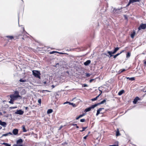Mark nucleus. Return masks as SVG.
Masks as SVG:
<instances>
[{
  "label": "nucleus",
  "instance_id": "nucleus-48",
  "mask_svg": "<svg viewBox=\"0 0 146 146\" xmlns=\"http://www.w3.org/2000/svg\"><path fill=\"white\" fill-rule=\"evenodd\" d=\"M124 50H122L120 52V53H119V54H121V53H122V52H124Z\"/></svg>",
  "mask_w": 146,
  "mask_h": 146
},
{
  "label": "nucleus",
  "instance_id": "nucleus-41",
  "mask_svg": "<svg viewBox=\"0 0 146 146\" xmlns=\"http://www.w3.org/2000/svg\"><path fill=\"white\" fill-rule=\"evenodd\" d=\"M83 86L84 87H88V86L87 84H84L83 85Z\"/></svg>",
  "mask_w": 146,
  "mask_h": 146
},
{
  "label": "nucleus",
  "instance_id": "nucleus-40",
  "mask_svg": "<svg viewBox=\"0 0 146 146\" xmlns=\"http://www.w3.org/2000/svg\"><path fill=\"white\" fill-rule=\"evenodd\" d=\"M45 91H46V92H50V91L48 90H43L42 91V92L43 93H44V92H45Z\"/></svg>",
  "mask_w": 146,
  "mask_h": 146
},
{
  "label": "nucleus",
  "instance_id": "nucleus-15",
  "mask_svg": "<svg viewBox=\"0 0 146 146\" xmlns=\"http://www.w3.org/2000/svg\"><path fill=\"white\" fill-rule=\"evenodd\" d=\"M124 91L123 90H121L119 92L118 95L119 96L121 95L124 92Z\"/></svg>",
  "mask_w": 146,
  "mask_h": 146
},
{
  "label": "nucleus",
  "instance_id": "nucleus-46",
  "mask_svg": "<svg viewBox=\"0 0 146 146\" xmlns=\"http://www.w3.org/2000/svg\"><path fill=\"white\" fill-rule=\"evenodd\" d=\"M7 134H8V135H12V133L11 132H9L8 133H7Z\"/></svg>",
  "mask_w": 146,
  "mask_h": 146
},
{
  "label": "nucleus",
  "instance_id": "nucleus-60",
  "mask_svg": "<svg viewBox=\"0 0 146 146\" xmlns=\"http://www.w3.org/2000/svg\"><path fill=\"white\" fill-rule=\"evenodd\" d=\"M72 125H74V126H75V125H77V124H73Z\"/></svg>",
  "mask_w": 146,
  "mask_h": 146
},
{
  "label": "nucleus",
  "instance_id": "nucleus-58",
  "mask_svg": "<svg viewBox=\"0 0 146 146\" xmlns=\"http://www.w3.org/2000/svg\"><path fill=\"white\" fill-rule=\"evenodd\" d=\"M28 109V107H25V109L26 110H27Z\"/></svg>",
  "mask_w": 146,
  "mask_h": 146
},
{
  "label": "nucleus",
  "instance_id": "nucleus-37",
  "mask_svg": "<svg viewBox=\"0 0 146 146\" xmlns=\"http://www.w3.org/2000/svg\"><path fill=\"white\" fill-rule=\"evenodd\" d=\"M100 113V111H99L98 110H97V113L96 114V115L98 116Z\"/></svg>",
  "mask_w": 146,
  "mask_h": 146
},
{
  "label": "nucleus",
  "instance_id": "nucleus-5",
  "mask_svg": "<svg viewBox=\"0 0 146 146\" xmlns=\"http://www.w3.org/2000/svg\"><path fill=\"white\" fill-rule=\"evenodd\" d=\"M15 113L17 114L21 115L23 114L24 113V112L21 110H17V111L15 112Z\"/></svg>",
  "mask_w": 146,
  "mask_h": 146
},
{
  "label": "nucleus",
  "instance_id": "nucleus-28",
  "mask_svg": "<svg viewBox=\"0 0 146 146\" xmlns=\"http://www.w3.org/2000/svg\"><path fill=\"white\" fill-rule=\"evenodd\" d=\"M108 53H104L103 54L104 55H106V56H108L110 58V55H109V54L108 55Z\"/></svg>",
  "mask_w": 146,
  "mask_h": 146
},
{
  "label": "nucleus",
  "instance_id": "nucleus-23",
  "mask_svg": "<svg viewBox=\"0 0 146 146\" xmlns=\"http://www.w3.org/2000/svg\"><path fill=\"white\" fill-rule=\"evenodd\" d=\"M13 101H14V100H13L11 98L10 101L9 102L10 104H13Z\"/></svg>",
  "mask_w": 146,
  "mask_h": 146
},
{
  "label": "nucleus",
  "instance_id": "nucleus-42",
  "mask_svg": "<svg viewBox=\"0 0 146 146\" xmlns=\"http://www.w3.org/2000/svg\"><path fill=\"white\" fill-rule=\"evenodd\" d=\"M100 95V94H99L98 96H97L96 98H95L96 100L99 97V96Z\"/></svg>",
  "mask_w": 146,
  "mask_h": 146
},
{
  "label": "nucleus",
  "instance_id": "nucleus-55",
  "mask_svg": "<svg viewBox=\"0 0 146 146\" xmlns=\"http://www.w3.org/2000/svg\"><path fill=\"white\" fill-rule=\"evenodd\" d=\"M79 118H79V116H78V117H77V118H76V120H77V119H78Z\"/></svg>",
  "mask_w": 146,
  "mask_h": 146
},
{
  "label": "nucleus",
  "instance_id": "nucleus-19",
  "mask_svg": "<svg viewBox=\"0 0 146 146\" xmlns=\"http://www.w3.org/2000/svg\"><path fill=\"white\" fill-rule=\"evenodd\" d=\"M22 127L23 128V131L24 132H26L27 131V130H26V129L25 128V126L24 125H23L22 126Z\"/></svg>",
  "mask_w": 146,
  "mask_h": 146
},
{
  "label": "nucleus",
  "instance_id": "nucleus-51",
  "mask_svg": "<svg viewBox=\"0 0 146 146\" xmlns=\"http://www.w3.org/2000/svg\"><path fill=\"white\" fill-rule=\"evenodd\" d=\"M121 70H120L119 71H118V73L120 74L122 72H121Z\"/></svg>",
  "mask_w": 146,
  "mask_h": 146
},
{
  "label": "nucleus",
  "instance_id": "nucleus-34",
  "mask_svg": "<svg viewBox=\"0 0 146 146\" xmlns=\"http://www.w3.org/2000/svg\"><path fill=\"white\" fill-rule=\"evenodd\" d=\"M38 102L40 104H41V99H40L39 100H38Z\"/></svg>",
  "mask_w": 146,
  "mask_h": 146
},
{
  "label": "nucleus",
  "instance_id": "nucleus-32",
  "mask_svg": "<svg viewBox=\"0 0 146 146\" xmlns=\"http://www.w3.org/2000/svg\"><path fill=\"white\" fill-rule=\"evenodd\" d=\"M85 121V120L84 119H81L80 120V121L82 122H84Z\"/></svg>",
  "mask_w": 146,
  "mask_h": 146
},
{
  "label": "nucleus",
  "instance_id": "nucleus-63",
  "mask_svg": "<svg viewBox=\"0 0 146 146\" xmlns=\"http://www.w3.org/2000/svg\"><path fill=\"white\" fill-rule=\"evenodd\" d=\"M100 92H101V93L100 94H102V91H101V90H100Z\"/></svg>",
  "mask_w": 146,
  "mask_h": 146
},
{
  "label": "nucleus",
  "instance_id": "nucleus-31",
  "mask_svg": "<svg viewBox=\"0 0 146 146\" xmlns=\"http://www.w3.org/2000/svg\"><path fill=\"white\" fill-rule=\"evenodd\" d=\"M86 76L87 77H89L91 75V74L90 73H86Z\"/></svg>",
  "mask_w": 146,
  "mask_h": 146
},
{
  "label": "nucleus",
  "instance_id": "nucleus-44",
  "mask_svg": "<svg viewBox=\"0 0 146 146\" xmlns=\"http://www.w3.org/2000/svg\"><path fill=\"white\" fill-rule=\"evenodd\" d=\"M121 72H123L125 71V69H121Z\"/></svg>",
  "mask_w": 146,
  "mask_h": 146
},
{
  "label": "nucleus",
  "instance_id": "nucleus-2",
  "mask_svg": "<svg viewBox=\"0 0 146 146\" xmlns=\"http://www.w3.org/2000/svg\"><path fill=\"white\" fill-rule=\"evenodd\" d=\"M119 47H115L114 51L113 52L108 51L107 52L110 55V57H111L113 56L112 54H114L116 53V52L119 49Z\"/></svg>",
  "mask_w": 146,
  "mask_h": 146
},
{
  "label": "nucleus",
  "instance_id": "nucleus-49",
  "mask_svg": "<svg viewBox=\"0 0 146 146\" xmlns=\"http://www.w3.org/2000/svg\"><path fill=\"white\" fill-rule=\"evenodd\" d=\"M88 136V135H86V136L84 137V139H86L87 137Z\"/></svg>",
  "mask_w": 146,
  "mask_h": 146
},
{
  "label": "nucleus",
  "instance_id": "nucleus-20",
  "mask_svg": "<svg viewBox=\"0 0 146 146\" xmlns=\"http://www.w3.org/2000/svg\"><path fill=\"white\" fill-rule=\"evenodd\" d=\"M135 34V32L134 31V32H133V33H132L131 34V37L132 38H133L134 37Z\"/></svg>",
  "mask_w": 146,
  "mask_h": 146
},
{
  "label": "nucleus",
  "instance_id": "nucleus-62",
  "mask_svg": "<svg viewBox=\"0 0 146 146\" xmlns=\"http://www.w3.org/2000/svg\"><path fill=\"white\" fill-rule=\"evenodd\" d=\"M43 83H44V84H46V82H44Z\"/></svg>",
  "mask_w": 146,
  "mask_h": 146
},
{
  "label": "nucleus",
  "instance_id": "nucleus-61",
  "mask_svg": "<svg viewBox=\"0 0 146 146\" xmlns=\"http://www.w3.org/2000/svg\"><path fill=\"white\" fill-rule=\"evenodd\" d=\"M76 127L77 128H79V127L76 125Z\"/></svg>",
  "mask_w": 146,
  "mask_h": 146
},
{
  "label": "nucleus",
  "instance_id": "nucleus-16",
  "mask_svg": "<svg viewBox=\"0 0 146 146\" xmlns=\"http://www.w3.org/2000/svg\"><path fill=\"white\" fill-rule=\"evenodd\" d=\"M53 111L51 109H48L47 111V113L48 114L52 113Z\"/></svg>",
  "mask_w": 146,
  "mask_h": 146
},
{
  "label": "nucleus",
  "instance_id": "nucleus-24",
  "mask_svg": "<svg viewBox=\"0 0 146 146\" xmlns=\"http://www.w3.org/2000/svg\"><path fill=\"white\" fill-rule=\"evenodd\" d=\"M19 81L21 82H25L26 81V80H23L21 79Z\"/></svg>",
  "mask_w": 146,
  "mask_h": 146
},
{
  "label": "nucleus",
  "instance_id": "nucleus-8",
  "mask_svg": "<svg viewBox=\"0 0 146 146\" xmlns=\"http://www.w3.org/2000/svg\"><path fill=\"white\" fill-rule=\"evenodd\" d=\"M0 125L4 127H5L6 126L7 124L5 122L2 121L0 120Z\"/></svg>",
  "mask_w": 146,
  "mask_h": 146
},
{
  "label": "nucleus",
  "instance_id": "nucleus-9",
  "mask_svg": "<svg viewBox=\"0 0 146 146\" xmlns=\"http://www.w3.org/2000/svg\"><path fill=\"white\" fill-rule=\"evenodd\" d=\"M106 102V100L105 99V100H103L101 102H100L99 103H97V104H95L96 105V106H98L99 105L104 104Z\"/></svg>",
  "mask_w": 146,
  "mask_h": 146
},
{
  "label": "nucleus",
  "instance_id": "nucleus-50",
  "mask_svg": "<svg viewBox=\"0 0 146 146\" xmlns=\"http://www.w3.org/2000/svg\"><path fill=\"white\" fill-rule=\"evenodd\" d=\"M69 102H64V104H68H68H69Z\"/></svg>",
  "mask_w": 146,
  "mask_h": 146
},
{
  "label": "nucleus",
  "instance_id": "nucleus-29",
  "mask_svg": "<svg viewBox=\"0 0 146 146\" xmlns=\"http://www.w3.org/2000/svg\"><path fill=\"white\" fill-rule=\"evenodd\" d=\"M8 135L7 133H6V134H3L2 135V136L1 137H3V136H7Z\"/></svg>",
  "mask_w": 146,
  "mask_h": 146
},
{
  "label": "nucleus",
  "instance_id": "nucleus-33",
  "mask_svg": "<svg viewBox=\"0 0 146 146\" xmlns=\"http://www.w3.org/2000/svg\"><path fill=\"white\" fill-rule=\"evenodd\" d=\"M102 109H104V108H101L98 109L97 110H98L99 111H102Z\"/></svg>",
  "mask_w": 146,
  "mask_h": 146
},
{
  "label": "nucleus",
  "instance_id": "nucleus-4",
  "mask_svg": "<svg viewBox=\"0 0 146 146\" xmlns=\"http://www.w3.org/2000/svg\"><path fill=\"white\" fill-rule=\"evenodd\" d=\"M146 28V24H141L138 28L139 30H141V29H145Z\"/></svg>",
  "mask_w": 146,
  "mask_h": 146
},
{
  "label": "nucleus",
  "instance_id": "nucleus-45",
  "mask_svg": "<svg viewBox=\"0 0 146 146\" xmlns=\"http://www.w3.org/2000/svg\"><path fill=\"white\" fill-rule=\"evenodd\" d=\"M94 80V79H91L90 80L89 82H90L91 83V82H92Z\"/></svg>",
  "mask_w": 146,
  "mask_h": 146
},
{
  "label": "nucleus",
  "instance_id": "nucleus-25",
  "mask_svg": "<svg viewBox=\"0 0 146 146\" xmlns=\"http://www.w3.org/2000/svg\"><path fill=\"white\" fill-rule=\"evenodd\" d=\"M87 128V127H83L82 130H80V132H82L85 130V129Z\"/></svg>",
  "mask_w": 146,
  "mask_h": 146
},
{
  "label": "nucleus",
  "instance_id": "nucleus-11",
  "mask_svg": "<svg viewBox=\"0 0 146 146\" xmlns=\"http://www.w3.org/2000/svg\"><path fill=\"white\" fill-rule=\"evenodd\" d=\"M14 94L16 96H18V97H19L20 99L22 98L21 96H20L19 94V92L18 91H15L14 92Z\"/></svg>",
  "mask_w": 146,
  "mask_h": 146
},
{
  "label": "nucleus",
  "instance_id": "nucleus-21",
  "mask_svg": "<svg viewBox=\"0 0 146 146\" xmlns=\"http://www.w3.org/2000/svg\"><path fill=\"white\" fill-rule=\"evenodd\" d=\"M131 56V53L129 52H128L126 54V57L128 58L130 57Z\"/></svg>",
  "mask_w": 146,
  "mask_h": 146
},
{
  "label": "nucleus",
  "instance_id": "nucleus-12",
  "mask_svg": "<svg viewBox=\"0 0 146 146\" xmlns=\"http://www.w3.org/2000/svg\"><path fill=\"white\" fill-rule=\"evenodd\" d=\"M140 100L139 98L138 97H136L135 99H134L133 101V103L134 104H136L137 102L138 101V100Z\"/></svg>",
  "mask_w": 146,
  "mask_h": 146
},
{
  "label": "nucleus",
  "instance_id": "nucleus-36",
  "mask_svg": "<svg viewBox=\"0 0 146 146\" xmlns=\"http://www.w3.org/2000/svg\"><path fill=\"white\" fill-rule=\"evenodd\" d=\"M133 3V2H131V1L129 0V3L127 4V6H129V5L131 3Z\"/></svg>",
  "mask_w": 146,
  "mask_h": 146
},
{
  "label": "nucleus",
  "instance_id": "nucleus-22",
  "mask_svg": "<svg viewBox=\"0 0 146 146\" xmlns=\"http://www.w3.org/2000/svg\"><path fill=\"white\" fill-rule=\"evenodd\" d=\"M2 144L5 145V146H11V145L5 143H3Z\"/></svg>",
  "mask_w": 146,
  "mask_h": 146
},
{
  "label": "nucleus",
  "instance_id": "nucleus-54",
  "mask_svg": "<svg viewBox=\"0 0 146 146\" xmlns=\"http://www.w3.org/2000/svg\"><path fill=\"white\" fill-rule=\"evenodd\" d=\"M52 88H54L55 87V86L54 85H52Z\"/></svg>",
  "mask_w": 146,
  "mask_h": 146
},
{
  "label": "nucleus",
  "instance_id": "nucleus-59",
  "mask_svg": "<svg viewBox=\"0 0 146 146\" xmlns=\"http://www.w3.org/2000/svg\"><path fill=\"white\" fill-rule=\"evenodd\" d=\"M2 115V113L1 112H0V115Z\"/></svg>",
  "mask_w": 146,
  "mask_h": 146
},
{
  "label": "nucleus",
  "instance_id": "nucleus-53",
  "mask_svg": "<svg viewBox=\"0 0 146 146\" xmlns=\"http://www.w3.org/2000/svg\"><path fill=\"white\" fill-rule=\"evenodd\" d=\"M16 108V107H10L11 108H12V109H14V108Z\"/></svg>",
  "mask_w": 146,
  "mask_h": 146
},
{
  "label": "nucleus",
  "instance_id": "nucleus-52",
  "mask_svg": "<svg viewBox=\"0 0 146 146\" xmlns=\"http://www.w3.org/2000/svg\"><path fill=\"white\" fill-rule=\"evenodd\" d=\"M62 126H61L59 129V130H60L62 128Z\"/></svg>",
  "mask_w": 146,
  "mask_h": 146
},
{
  "label": "nucleus",
  "instance_id": "nucleus-64",
  "mask_svg": "<svg viewBox=\"0 0 146 146\" xmlns=\"http://www.w3.org/2000/svg\"><path fill=\"white\" fill-rule=\"evenodd\" d=\"M2 129V127L1 126H0V129Z\"/></svg>",
  "mask_w": 146,
  "mask_h": 146
},
{
  "label": "nucleus",
  "instance_id": "nucleus-56",
  "mask_svg": "<svg viewBox=\"0 0 146 146\" xmlns=\"http://www.w3.org/2000/svg\"><path fill=\"white\" fill-rule=\"evenodd\" d=\"M144 64H145L146 65V61H145L144 62Z\"/></svg>",
  "mask_w": 146,
  "mask_h": 146
},
{
  "label": "nucleus",
  "instance_id": "nucleus-14",
  "mask_svg": "<svg viewBox=\"0 0 146 146\" xmlns=\"http://www.w3.org/2000/svg\"><path fill=\"white\" fill-rule=\"evenodd\" d=\"M121 135V134H120L119 130L118 129H117V131L116 132V136H119Z\"/></svg>",
  "mask_w": 146,
  "mask_h": 146
},
{
  "label": "nucleus",
  "instance_id": "nucleus-7",
  "mask_svg": "<svg viewBox=\"0 0 146 146\" xmlns=\"http://www.w3.org/2000/svg\"><path fill=\"white\" fill-rule=\"evenodd\" d=\"M23 142L22 139H20L17 141L16 144L22 145L21 144L23 143Z\"/></svg>",
  "mask_w": 146,
  "mask_h": 146
},
{
  "label": "nucleus",
  "instance_id": "nucleus-35",
  "mask_svg": "<svg viewBox=\"0 0 146 146\" xmlns=\"http://www.w3.org/2000/svg\"><path fill=\"white\" fill-rule=\"evenodd\" d=\"M69 105H72L73 106H74L75 105V104L69 102Z\"/></svg>",
  "mask_w": 146,
  "mask_h": 146
},
{
  "label": "nucleus",
  "instance_id": "nucleus-47",
  "mask_svg": "<svg viewBox=\"0 0 146 146\" xmlns=\"http://www.w3.org/2000/svg\"><path fill=\"white\" fill-rule=\"evenodd\" d=\"M96 100V99H95V98H93V99H91V100H92V101H95V100Z\"/></svg>",
  "mask_w": 146,
  "mask_h": 146
},
{
  "label": "nucleus",
  "instance_id": "nucleus-43",
  "mask_svg": "<svg viewBox=\"0 0 146 146\" xmlns=\"http://www.w3.org/2000/svg\"><path fill=\"white\" fill-rule=\"evenodd\" d=\"M100 95V94H99L98 96H97L96 98H95L96 100L99 97V96Z\"/></svg>",
  "mask_w": 146,
  "mask_h": 146
},
{
  "label": "nucleus",
  "instance_id": "nucleus-27",
  "mask_svg": "<svg viewBox=\"0 0 146 146\" xmlns=\"http://www.w3.org/2000/svg\"><path fill=\"white\" fill-rule=\"evenodd\" d=\"M13 146H24L23 145L14 144Z\"/></svg>",
  "mask_w": 146,
  "mask_h": 146
},
{
  "label": "nucleus",
  "instance_id": "nucleus-17",
  "mask_svg": "<svg viewBox=\"0 0 146 146\" xmlns=\"http://www.w3.org/2000/svg\"><path fill=\"white\" fill-rule=\"evenodd\" d=\"M126 78L127 79H129L130 80L133 81L135 80V78L134 77L132 78H129V77H127Z\"/></svg>",
  "mask_w": 146,
  "mask_h": 146
},
{
  "label": "nucleus",
  "instance_id": "nucleus-6",
  "mask_svg": "<svg viewBox=\"0 0 146 146\" xmlns=\"http://www.w3.org/2000/svg\"><path fill=\"white\" fill-rule=\"evenodd\" d=\"M10 98L12 99L13 100H16L19 97L18 96L14 95H11L10 96Z\"/></svg>",
  "mask_w": 146,
  "mask_h": 146
},
{
  "label": "nucleus",
  "instance_id": "nucleus-1",
  "mask_svg": "<svg viewBox=\"0 0 146 146\" xmlns=\"http://www.w3.org/2000/svg\"><path fill=\"white\" fill-rule=\"evenodd\" d=\"M33 75L36 77L37 78L39 79H40V75L41 74L40 71L33 70L32 71Z\"/></svg>",
  "mask_w": 146,
  "mask_h": 146
},
{
  "label": "nucleus",
  "instance_id": "nucleus-3",
  "mask_svg": "<svg viewBox=\"0 0 146 146\" xmlns=\"http://www.w3.org/2000/svg\"><path fill=\"white\" fill-rule=\"evenodd\" d=\"M96 107V106L95 104L94 105H92L91 106L86 108L85 110L84 111L86 112L89 111H90L92 109H94V108H95Z\"/></svg>",
  "mask_w": 146,
  "mask_h": 146
},
{
  "label": "nucleus",
  "instance_id": "nucleus-38",
  "mask_svg": "<svg viewBox=\"0 0 146 146\" xmlns=\"http://www.w3.org/2000/svg\"><path fill=\"white\" fill-rule=\"evenodd\" d=\"M55 52L58 53V52H56V51H53L52 52H50V54H52L54 53H55ZM58 53H59L58 52Z\"/></svg>",
  "mask_w": 146,
  "mask_h": 146
},
{
  "label": "nucleus",
  "instance_id": "nucleus-10",
  "mask_svg": "<svg viewBox=\"0 0 146 146\" xmlns=\"http://www.w3.org/2000/svg\"><path fill=\"white\" fill-rule=\"evenodd\" d=\"M18 130L17 129H14L13 131V133L14 135H17L18 134Z\"/></svg>",
  "mask_w": 146,
  "mask_h": 146
},
{
  "label": "nucleus",
  "instance_id": "nucleus-30",
  "mask_svg": "<svg viewBox=\"0 0 146 146\" xmlns=\"http://www.w3.org/2000/svg\"><path fill=\"white\" fill-rule=\"evenodd\" d=\"M84 115H85V114H84V113H83L82 114L78 116H79V118H80L82 117Z\"/></svg>",
  "mask_w": 146,
  "mask_h": 146
},
{
  "label": "nucleus",
  "instance_id": "nucleus-57",
  "mask_svg": "<svg viewBox=\"0 0 146 146\" xmlns=\"http://www.w3.org/2000/svg\"><path fill=\"white\" fill-rule=\"evenodd\" d=\"M142 91H143L144 92H146V90L145 91H144V89H142Z\"/></svg>",
  "mask_w": 146,
  "mask_h": 146
},
{
  "label": "nucleus",
  "instance_id": "nucleus-13",
  "mask_svg": "<svg viewBox=\"0 0 146 146\" xmlns=\"http://www.w3.org/2000/svg\"><path fill=\"white\" fill-rule=\"evenodd\" d=\"M91 62V61L88 60L84 63V64L85 66H87Z\"/></svg>",
  "mask_w": 146,
  "mask_h": 146
},
{
  "label": "nucleus",
  "instance_id": "nucleus-18",
  "mask_svg": "<svg viewBox=\"0 0 146 146\" xmlns=\"http://www.w3.org/2000/svg\"><path fill=\"white\" fill-rule=\"evenodd\" d=\"M109 146H118V143L117 141L115 142V144L112 145H110Z\"/></svg>",
  "mask_w": 146,
  "mask_h": 146
},
{
  "label": "nucleus",
  "instance_id": "nucleus-26",
  "mask_svg": "<svg viewBox=\"0 0 146 146\" xmlns=\"http://www.w3.org/2000/svg\"><path fill=\"white\" fill-rule=\"evenodd\" d=\"M119 55H120V54H119V53L113 56V58H116V57L119 56Z\"/></svg>",
  "mask_w": 146,
  "mask_h": 146
},
{
  "label": "nucleus",
  "instance_id": "nucleus-39",
  "mask_svg": "<svg viewBox=\"0 0 146 146\" xmlns=\"http://www.w3.org/2000/svg\"><path fill=\"white\" fill-rule=\"evenodd\" d=\"M7 37H9L11 39H12L13 38V37L12 36H7Z\"/></svg>",
  "mask_w": 146,
  "mask_h": 146
}]
</instances>
